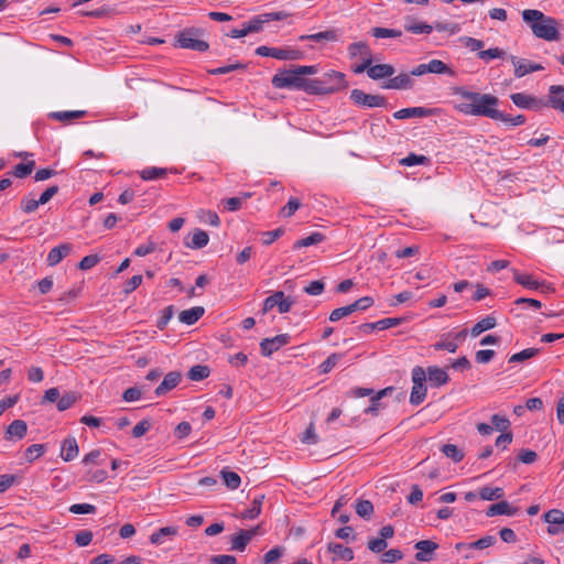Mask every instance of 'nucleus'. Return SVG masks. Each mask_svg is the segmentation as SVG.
<instances>
[{"instance_id":"29","label":"nucleus","mask_w":564,"mask_h":564,"mask_svg":"<svg viewBox=\"0 0 564 564\" xmlns=\"http://www.w3.org/2000/svg\"><path fill=\"white\" fill-rule=\"evenodd\" d=\"M394 73L395 69L390 64L371 65V67L368 69V76L373 80L391 77Z\"/></svg>"},{"instance_id":"22","label":"nucleus","mask_w":564,"mask_h":564,"mask_svg":"<svg viewBox=\"0 0 564 564\" xmlns=\"http://www.w3.org/2000/svg\"><path fill=\"white\" fill-rule=\"evenodd\" d=\"M496 542H497L496 536L486 535L475 542H470V543L459 542L455 545V549L458 552H462L464 550H474V549L484 550V549H487V547L494 545Z\"/></svg>"},{"instance_id":"2","label":"nucleus","mask_w":564,"mask_h":564,"mask_svg":"<svg viewBox=\"0 0 564 564\" xmlns=\"http://www.w3.org/2000/svg\"><path fill=\"white\" fill-rule=\"evenodd\" d=\"M523 21L530 26L533 35L544 41H558V22L542 11L535 9H527L522 11Z\"/></svg>"},{"instance_id":"26","label":"nucleus","mask_w":564,"mask_h":564,"mask_svg":"<svg viewBox=\"0 0 564 564\" xmlns=\"http://www.w3.org/2000/svg\"><path fill=\"white\" fill-rule=\"evenodd\" d=\"M518 512V508L512 507L508 501L502 500L497 503L491 505L487 511V517H495V516H514Z\"/></svg>"},{"instance_id":"62","label":"nucleus","mask_w":564,"mask_h":564,"mask_svg":"<svg viewBox=\"0 0 564 564\" xmlns=\"http://www.w3.org/2000/svg\"><path fill=\"white\" fill-rule=\"evenodd\" d=\"M352 314V308L350 305L341 306L335 308L330 312L328 319L333 323L338 322L343 317L349 316Z\"/></svg>"},{"instance_id":"50","label":"nucleus","mask_w":564,"mask_h":564,"mask_svg":"<svg viewBox=\"0 0 564 564\" xmlns=\"http://www.w3.org/2000/svg\"><path fill=\"white\" fill-rule=\"evenodd\" d=\"M477 55L480 59L488 63L494 58H503L506 56V52L500 47H491L488 50L479 51Z\"/></svg>"},{"instance_id":"12","label":"nucleus","mask_w":564,"mask_h":564,"mask_svg":"<svg viewBox=\"0 0 564 564\" xmlns=\"http://www.w3.org/2000/svg\"><path fill=\"white\" fill-rule=\"evenodd\" d=\"M510 59L514 66V76L517 78H521L530 73L544 69V67L541 64L533 63L525 58H520L512 55Z\"/></svg>"},{"instance_id":"14","label":"nucleus","mask_w":564,"mask_h":564,"mask_svg":"<svg viewBox=\"0 0 564 564\" xmlns=\"http://www.w3.org/2000/svg\"><path fill=\"white\" fill-rule=\"evenodd\" d=\"M414 547L417 550L415 558L419 562H431L434 552L438 549V544L431 540H422L415 543Z\"/></svg>"},{"instance_id":"8","label":"nucleus","mask_w":564,"mask_h":564,"mask_svg":"<svg viewBox=\"0 0 564 564\" xmlns=\"http://www.w3.org/2000/svg\"><path fill=\"white\" fill-rule=\"evenodd\" d=\"M510 99L514 106L521 109H530V110H542L544 107H547V104L540 98H536L532 95H528L524 93H513L510 95Z\"/></svg>"},{"instance_id":"48","label":"nucleus","mask_w":564,"mask_h":564,"mask_svg":"<svg viewBox=\"0 0 564 564\" xmlns=\"http://www.w3.org/2000/svg\"><path fill=\"white\" fill-rule=\"evenodd\" d=\"M442 453L455 463H459L464 458V453L454 444H445L442 447Z\"/></svg>"},{"instance_id":"47","label":"nucleus","mask_w":564,"mask_h":564,"mask_svg":"<svg viewBox=\"0 0 564 564\" xmlns=\"http://www.w3.org/2000/svg\"><path fill=\"white\" fill-rule=\"evenodd\" d=\"M355 509L356 513L364 519H370L373 513V505L369 500H357Z\"/></svg>"},{"instance_id":"11","label":"nucleus","mask_w":564,"mask_h":564,"mask_svg":"<svg viewBox=\"0 0 564 564\" xmlns=\"http://www.w3.org/2000/svg\"><path fill=\"white\" fill-rule=\"evenodd\" d=\"M290 340L291 336L289 334H280L272 338H263L260 343L261 354L265 357H270L281 347L288 345Z\"/></svg>"},{"instance_id":"55","label":"nucleus","mask_w":564,"mask_h":564,"mask_svg":"<svg viewBox=\"0 0 564 564\" xmlns=\"http://www.w3.org/2000/svg\"><path fill=\"white\" fill-rule=\"evenodd\" d=\"M39 199L31 198L29 196L22 197L20 202V208L25 214H31L35 212L40 206Z\"/></svg>"},{"instance_id":"52","label":"nucleus","mask_w":564,"mask_h":564,"mask_svg":"<svg viewBox=\"0 0 564 564\" xmlns=\"http://www.w3.org/2000/svg\"><path fill=\"white\" fill-rule=\"evenodd\" d=\"M429 161H430L429 158L425 155L410 153L408 156L403 158L400 161V164L404 165V166H414V165L426 164Z\"/></svg>"},{"instance_id":"42","label":"nucleus","mask_w":564,"mask_h":564,"mask_svg":"<svg viewBox=\"0 0 564 564\" xmlns=\"http://www.w3.org/2000/svg\"><path fill=\"white\" fill-rule=\"evenodd\" d=\"M167 174V170L164 167L149 166L140 172V176L143 181H152L162 178Z\"/></svg>"},{"instance_id":"20","label":"nucleus","mask_w":564,"mask_h":564,"mask_svg":"<svg viewBox=\"0 0 564 564\" xmlns=\"http://www.w3.org/2000/svg\"><path fill=\"white\" fill-rule=\"evenodd\" d=\"M28 432V424L23 420H14L9 426L7 427L4 438L8 441L12 440H22Z\"/></svg>"},{"instance_id":"36","label":"nucleus","mask_w":564,"mask_h":564,"mask_svg":"<svg viewBox=\"0 0 564 564\" xmlns=\"http://www.w3.org/2000/svg\"><path fill=\"white\" fill-rule=\"evenodd\" d=\"M314 41V42H321V41H337L338 35L335 30H326L323 32L308 34V35H301L300 41Z\"/></svg>"},{"instance_id":"63","label":"nucleus","mask_w":564,"mask_h":564,"mask_svg":"<svg viewBox=\"0 0 564 564\" xmlns=\"http://www.w3.org/2000/svg\"><path fill=\"white\" fill-rule=\"evenodd\" d=\"M435 350H447L449 352H455L458 348V343L452 339L445 338L433 345Z\"/></svg>"},{"instance_id":"41","label":"nucleus","mask_w":564,"mask_h":564,"mask_svg":"<svg viewBox=\"0 0 564 564\" xmlns=\"http://www.w3.org/2000/svg\"><path fill=\"white\" fill-rule=\"evenodd\" d=\"M79 399V394L74 391H68L63 395H59L58 402L56 404L58 411H66L72 408L77 400Z\"/></svg>"},{"instance_id":"16","label":"nucleus","mask_w":564,"mask_h":564,"mask_svg":"<svg viewBox=\"0 0 564 564\" xmlns=\"http://www.w3.org/2000/svg\"><path fill=\"white\" fill-rule=\"evenodd\" d=\"M182 380V375L178 371H171L165 375L162 382L156 387L154 393L161 397L173 390Z\"/></svg>"},{"instance_id":"34","label":"nucleus","mask_w":564,"mask_h":564,"mask_svg":"<svg viewBox=\"0 0 564 564\" xmlns=\"http://www.w3.org/2000/svg\"><path fill=\"white\" fill-rule=\"evenodd\" d=\"M264 495H257L251 501V507L241 513L242 519H256L261 513Z\"/></svg>"},{"instance_id":"60","label":"nucleus","mask_w":564,"mask_h":564,"mask_svg":"<svg viewBox=\"0 0 564 564\" xmlns=\"http://www.w3.org/2000/svg\"><path fill=\"white\" fill-rule=\"evenodd\" d=\"M285 549L282 546H275L268 551L263 556L264 564H274L283 554Z\"/></svg>"},{"instance_id":"30","label":"nucleus","mask_w":564,"mask_h":564,"mask_svg":"<svg viewBox=\"0 0 564 564\" xmlns=\"http://www.w3.org/2000/svg\"><path fill=\"white\" fill-rule=\"evenodd\" d=\"M205 313L203 306H194L188 310H184L178 314V319L181 323L186 325L195 324Z\"/></svg>"},{"instance_id":"21","label":"nucleus","mask_w":564,"mask_h":564,"mask_svg":"<svg viewBox=\"0 0 564 564\" xmlns=\"http://www.w3.org/2000/svg\"><path fill=\"white\" fill-rule=\"evenodd\" d=\"M327 551L334 555L332 558L333 562H335L337 560H343V561L354 560L352 549L345 546L340 543H335V542L328 543Z\"/></svg>"},{"instance_id":"4","label":"nucleus","mask_w":564,"mask_h":564,"mask_svg":"<svg viewBox=\"0 0 564 564\" xmlns=\"http://www.w3.org/2000/svg\"><path fill=\"white\" fill-rule=\"evenodd\" d=\"M308 82L310 78L302 77L296 66L278 72L271 79L274 88L302 90L306 94H308Z\"/></svg>"},{"instance_id":"51","label":"nucleus","mask_w":564,"mask_h":564,"mask_svg":"<svg viewBox=\"0 0 564 564\" xmlns=\"http://www.w3.org/2000/svg\"><path fill=\"white\" fill-rule=\"evenodd\" d=\"M372 36L376 39H387V37H400L402 32L395 29H387V28H373L371 30Z\"/></svg>"},{"instance_id":"45","label":"nucleus","mask_w":564,"mask_h":564,"mask_svg":"<svg viewBox=\"0 0 564 564\" xmlns=\"http://www.w3.org/2000/svg\"><path fill=\"white\" fill-rule=\"evenodd\" d=\"M348 53L350 57H357L361 55L365 57L371 56L369 46L365 42H354L348 46Z\"/></svg>"},{"instance_id":"38","label":"nucleus","mask_w":564,"mask_h":564,"mask_svg":"<svg viewBox=\"0 0 564 564\" xmlns=\"http://www.w3.org/2000/svg\"><path fill=\"white\" fill-rule=\"evenodd\" d=\"M85 110H70V111H54L50 117L62 122H67L74 119L83 118L86 116Z\"/></svg>"},{"instance_id":"7","label":"nucleus","mask_w":564,"mask_h":564,"mask_svg":"<svg viewBox=\"0 0 564 564\" xmlns=\"http://www.w3.org/2000/svg\"><path fill=\"white\" fill-rule=\"evenodd\" d=\"M350 100L358 106L368 107V108H377V107H386L387 99L381 95H371L366 94L361 89H352L350 91Z\"/></svg>"},{"instance_id":"64","label":"nucleus","mask_w":564,"mask_h":564,"mask_svg":"<svg viewBox=\"0 0 564 564\" xmlns=\"http://www.w3.org/2000/svg\"><path fill=\"white\" fill-rule=\"evenodd\" d=\"M375 303L373 299L371 296H364L355 301L354 303L349 304L352 308V313L356 311H365L372 306Z\"/></svg>"},{"instance_id":"13","label":"nucleus","mask_w":564,"mask_h":564,"mask_svg":"<svg viewBox=\"0 0 564 564\" xmlns=\"http://www.w3.org/2000/svg\"><path fill=\"white\" fill-rule=\"evenodd\" d=\"M260 527L257 525L250 530H240L235 536L231 539V550L242 552L246 550L248 543L252 540L254 535L258 534Z\"/></svg>"},{"instance_id":"35","label":"nucleus","mask_w":564,"mask_h":564,"mask_svg":"<svg viewBox=\"0 0 564 564\" xmlns=\"http://www.w3.org/2000/svg\"><path fill=\"white\" fill-rule=\"evenodd\" d=\"M325 239H326L325 235H323L321 232H312L310 236L296 240L293 245V250L318 245V243L323 242Z\"/></svg>"},{"instance_id":"49","label":"nucleus","mask_w":564,"mask_h":564,"mask_svg":"<svg viewBox=\"0 0 564 564\" xmlns=\"http://www.w3.org/2000/svg\"><path fill=\"white\" fill-rule=\"evenodd\" d=\"M426 386H413L410 394V403L413 405L421 404L426 398Z\"/></svg>"},{"instance_id":"37","label":"nucleus","mask_w":564,"mask_h":564,"mask_svg":"<svg viewBox=\"0 0 564 564\" xmlns=\"http://www.w3.org/2000/svg\"><path fill=\"white\" fill-rule=\"evenodd\" d=\"M505 496V490L501 487L485 486L479 489V498L482 500L494 501L501 499Z\"/></svg>"},{"instance_id":"6","label":"nucleus","mask_w":564,"mask_h":564,"mask_svg":"<svg viewBox=\"0 0 564 564\" xmlns=\"http://www.w3.org/2000/svg\"><path fill=\"white\" fill-rule=\"evenodd\" d=\"M289 17V13L284 11L279 12H265L251 18L248 22H245L247 31L250 33H257L262 31L264 24L271 21H281Z\"/></svg>"},{"instance_id":"18","label":"nucleus","mask_w":564,"mask_h":564,"mask_svg":"<svg viewBox=\"0 0 564 564\" xmlns=\"http://www.w3.org/2000/svg\"><path fill=\"white\" fill-rule=\"evenodd\" d=\"M73 250L70 243H61L50 250L46 262L50 267L57 265L65 257H67Z\"/></svg>"},{"instance_id":"59","label":"nucleus","mask_w":564,"mask_h":564,"mask_svg":"<svg viewBox=\"0 0 564 564\" xmlns=\"http://www.w3.org/2000/svg\"><path fill=\"white\" fill-rule=\"evenodd\" d=\"M403 322L401 317H387L375 322L378 330H384L391 327L399 326Z\"/></svg>"},{"instance_id":"10","label":"nucleus","mask_w":564,"mask_h":564,"mask_svg":"<svg viewBox=\"0 0 564 564\" xmlns=\"http://www.w3.org/2000/svg\"><path fill=\"white\" fill-rule=\"evenodd\" d=\"M440 108H425V107H411L403 108L393 113V118L398 120L409 119V118H426L431 116L440 115Z\"/></svg>"},{"instance_id":"56","label":"nucleus","mask_w":564,"mask_h":564,"mask_svg":"<svg viewBox=\"0 0 564 564\" xmlns=\"http://www.w3.org/2000/svg\"><path fill=\"white\" fill-rule=\"evenodd\" d=\"M173 314H174V306L173 305H170V306L165 307L161 312V316H160V318L156 322V327L160 330L165 329V327L167 326L169 322L173 317Z\"/></svg>"},{"instance_id":"9","label":"nucleus","mask_w":564,"mask_h":564,"mask_svg":"<svg viewBox=\"0 0 564 564\" xmlns=\"http://www.w3.org/2000/svg\"><path fill=\"white\" fill-rule=\"evenodd\" d=\"M543 521L546 522V532L550 535L564 533V512L560 509H551L543 514Z\"/></svg>"},{"instance_id":"58","label":"nucleus","mask_w":564,"mask_h":564,"mask_svg":"<svg viewBox=\"0 0 564 564\" xmlns=\"http://www.w3.org/2000/svg\"><path fill=\"white\" fill-rule=\"evenodd\" d=\"M403 553L398 549H390L384 551L381 555V562L387 564L395 563L402 560Z\"/></svg>"},{"instance_id":"5","label":"nucleus","mask_w":564,"mask_h":564,"mask_svg":"<svg viewBox=\"0 0 564 564\" xmlns=\"http://www.w3.org/2000/svg\"><path fill=\"white\" fill-rule=\"evenodd\" d=\"M204 30L198 28H189L180 32L176 36L177 44L182 48L193 50L197 52H206L209 44L202 40Z\"/></svg>"},{"instance_id":"43","label":"nucleus","mask_w":564,"mask_h":564,"mask_svg":"<svg viewBox=\"0 0 564 564\" xmlns=\"http://www.w3.org/2000/svg\"><path fill=\"white\" fill-rule=\"evenodd\" d=\"M220 476L225 485L231 490L237 489L241 484L240 476L237 473L228 470L226 468L220 471Z\"/></svg>"},{"instance_id":"53","label":"nucleus","mask_w":564,"mask_h":564,"mask_svg":"<svg viewBox=\"0 0 564 564\" xmlns=\"http://www.w3.org/2000/svg\"><path fill=\"white\" fill-rule=\"evenodd\" d=\"M45 453V445L33 444L25 449L24 456L28 462H33Z\"/></svg>"},{"instance_id":"1","label":"nucleus","mask_w":564,"mask_h":564,"mask_svg":"<svg viewBox=\"0 0 564 564\" xmlns=\"http://www.w3.org/2000/svg\"><path fill=\"white\" fill-rule=\"evenodd\" d=\"M453 95L456 97L454 109L465 116L500 120L513 127L525 123V117L523 115L512 117L500 111L498 109L500 100L495 95L471 91L464 86L454 87Z\"/></svg>"},{"instance_id":"28","label":"nucleus","mask_w":564,"mask_h":564,"mask_svg":"<svg viewBox=\"0 0 564 564\" xmlns=\"http://www.w3.org/2000/svg\"><path fill=\"white\" fill-rule=\"evenodd\" d=\"M178 530L176 527H164L153 532L150 535V542L155 545L165 543L166 540L172 539L177 534Z\"/></svg>"},{"instance_id":"44","label":"nucleus","mask_w":564,"mask_h":564,"mask_svg":"<svg viewBox=\"0 0 564 564\" xmlns=\"http://www.w3.org/2000/svg\"><path fill=\"white\" fill-rule=\"evenodd\" d=\"M429 73L432 74H446L454 76L455 72L441 59H431L429 62Z\"/></svg>"},{"instance_id":"23","label":"nucleus","mask_w":564,"mask_h":564,"mask_svg":"<svg viewBox=\"0 0 564 564\" xmlns=\"http://www.w3.org/2000/svg\"><path fill=\"white\" fill-rule=\"evenodd\" d=\"M78 444L74 436H69L62 442L61 457L64 462H70L78 455Z\"/></svg>"},{"instance_id":"54","label":"nucleus","mask_w":564,"mask_h":564,"mask_svg":"<svg viewBox=\"0 0 564 564\" xmlns=\"http://www.w3.org/2000/svg\"><path fill=\"white\" fill-rule=\"evenodd\" d=\"M492 427L500 432H508L510 427V421L507 416L500 414H494L491 416Z\"/></svg>"},{"instance_id":"33","label":"nucleus","mask_w":564,"mask_h":564,"mask_svg":"<svg viewBox=\"0 0 564 564\" xmlns=\"http://www.w3.org/2000/svg\"><path fill=\"white\" fill-rule=\"evenodd\" d=\"M497 325V319L494 316H486L478 321L470 329V335L473 337L479 336L481 333L492 329Z\"/></svg>"},{"instance_id":"46","label":"nucleus","mask_w":564,"mask_h":564,"mask_svg":"<svg viewBox=\"0 0 564 564\" xmlns=\"http://www.w3.org/2000/svg\"><path fill=\"white\" fill-rule=\"evenodd\" d=\"M540 352L539 348H527L523 349L520 352H516L510 356L509 362L517 364V362H523L530 358L535 357Z\"/></svg>"},{"instance_id":"3","label":"nucleus","mask_w":564,"mask_h":564,"mask_svg":"<svg viewBox=\"0 0 564 564\" xmlns=\"http://www.w3.org/2000/svg\"><path fill=\"white\" fill-rule=\"evenodd\" d=\"M348 87L346 75L337 70H328L318 78H310L308 95L325 96L345 90Z\"/></svg>"},{"instance_id":"19","label":"nucleus","mask_w":564,"mask_h":564,"mask_svg":"<svg viewBox=\"0 0 564 564\" xmlns=\"http://www.w3.org/2000/svg\"><path fill=\"white\" fill-rule=\"evenodd\" d=\"M426 373L430 384L435 388L446 384L449 380L448 373L437 366L427 367Z\"/></svg>"},{"instance_id":"57","label":"nucleus","mask_w":564,"mask_h":564,"mask_svg":"<svg viewBox=\"0 0 564 564\" xmlns=\"http://www.w3.org/2000/svg\"><path fill=\"white\" fill-rule=\"evenodd\" d=\"M340 359L339 354H332L329 355L319 366L321 373H328L333 370V368L337 365L338 360Z\"/></svg>"},{"instance_id":"17","label":"nucleus","mask_w":564,"mask_h":564,"mask_svg":"<svg viewBox=\"0 0 564 564\" xmlns=\"http://www.w3.org/2000/svg\"><path fill=\"white\" fill-rule=\"evenodd\" d=\"M547 106L564 113V86L552 85L549 88Z\"/></svg>"},{"instance_id":"31","label":"nucleus","mask_w":564,"mask_h":564,"mask_svg":"<svg viewBox=\"0 0 564 564\" xmlns=\"http://www.w3.org/2000/svg\"><path fill=\"white\" fill-rule=\"evenodd\" d=\"M304 53L299 48L275 47L274 57L280 61H299L302 59Z\"/></svg>"},{"instance_id":"61","label":"nucleus","mask_w":564,"mask_h":564,"mask_svg":"<svg viewBox=\"0 0 564 564\" xmlns=\"http://www.w3.org/2000/svg\"><path fill=\"white\" fill-rule=\"evenodd\" d=\"M301 207V202L299 198L291 197L286 205L282 208L281 215L283 217H291L294 215V213Z\"/></svg>"},{"instance_id":"27","label":"nucleus","mask_w":564,"mask_h":564,"mask_svg":"<svg viewBox=\"0 0 564 564\" xmlns=\"http://www.w3.org/2000/svg\"><path fill=\"white\" fill-rule=\"evenodd\" d=\"M209 241L208 234L202 229H195L191 238L184 240V245L189 249H202Z\"/></svg>"},{"instance_id":"40","label":"nucleus","mask_w":564,"mask_h":564,"mask_svg":"<svg viewBox=\"0 0 564 564\" xmlns=\"http://www.w3.org/2000/svg\"><path fill=\"white\" fill-rule=\"evenodd\" d=\"M209 375H210L209 367H207L205 365H195L188 370L187 378L192 381H200V380L208 378Z\"/></svg>"},{"instance_id":"25","label":"nucleus","mask_w":564,"mask_h":564,"mask_svg":"<svg viewBox=\"0 0 564 564\" xmlns=\"http://www.w3.org/2000/svg\"><path fill=\"white\" fill-rule=\"evenodd\" d=\"M404 30L413 34H430L434 26L425 22H416L412 17H405Z\"/></svg>"},{"instance_id":"15","label":"nucleus","mask_w":564,"mask_h":564,"mask_svg":"<svg viewBox=\"0 0 564 564\" xmlns=\"http://www.w3.org/2000/svg\"><path fill=\"white\" fill-rule=\"evenodd\" d=\"M394 391L393 387H387L384 389L379 390L375 394L370 397V404L367 406L364 412L366 414H370L372 416H377L381 409L384 408V404L381 402L382 398L391 394Z\"/></svg>"},{"instance_id":"24","label":"nucleus","mask_w":564,"mask_h":564,"mask_svg":"<svg viewBox=\"0 0 564 564\" xmlns=\"http://www.w3.org/2000/svg\"><path fill=\"white\" fill-rule=\"evenodd\" d=\"M414 80L411 74L402 73L395 77L390 78L384 85L386 89H410L412 88Z\"/></svg>"},{"instance_id":"32","label":"nucleus","mask_w":564,"mask_h":564,"mask_svg":"<svg viewBox=\"0 0 564 564\" xmlns=\"http://www.w3.org/2000/svg\"><path fill=\"white\" fill-rule=\"evenodd\" d=\"M513 280L518 284H520L529 290H539L544 284V282H540V281L535 280L532 275L525 274V273H520L518 270H513Z\"/></svg>"},{"instance_id":"39","label":"nucleus","mask_w":564,"mask_h":564,"mask_svg":"<svg viewBox=\"0 0 564 564\" xmlns=\"http://www.w3.org/2000/svg\"><path fill=\"white\" fill-rule=\"evenodd\" d=\"M35 167V161L31 160L25 163H19L14 165L13 170L10 172L11 175L18 178H25L29 176Z\"/></svg>"}]
</instances>
